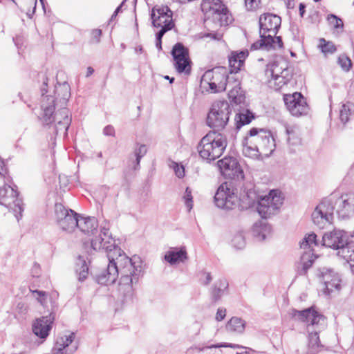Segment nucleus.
<instances>
[{
	"mask_svg": "<svg viewBox=\"0 0 354 354\" xmlns=\"http://www.w3.org/2000/svg\"><path fill=\"white\" fill-rule=\"evenodd\" d=\"M108 231V227H102L100 236L91 241L92 248L95 251L104 250L109 259L106 269L95 274V281L99 284L107 286L114 283L120 276L118 292L124 297H130L133 292V285L138 282L141 275L142 262L139 257H127L115 245Z\"/></svg>",
	"mask_w": 354,
	"mask_h": 354,
	"instance_id": "1",
	"label": "nucleus"
},
{
	"mask_svg": "<svg viewBox=\"0 0 354 354\" xmlns=\"http://www.w3.org/2000/svg\"><path fill=\"white\" fill-rule=\"evenodd\" d=\"M47 77H43V84L41 87V109L42 114L41 120L44 125L53 127L55 135L59 133L67 134V131L71 122L69 110L64 107L71 97V88L67 82L58 84L55 86L53 93L55 95L48 94Z\"/></svg>",
	"mask_w": 354,
	"mask_h": 354,
	"instance_id": "2",
	"label": "nucleus"
},
{
	"mask_svg": "<svg viewBox=\"0 0 354 354\" xmlns=\"http://www.w3.org/2000/svg\"><path fill=\"white\" fill-rule=\"evenodd\" d=\"M238 199L240 211L247 209L257 203V210L263 218L274 214L283 204V198L279 191L271 190L268 195L259 198L252 187H245Z\"/></svg>",
	"mask_w": 354,
	"mask_h": 354,
	"instance_id": "3",
	"label": "nucleus"
},
{
	"mask_svg": "<svg viewBox=\"0 0 354 354\" xmlns=\"http://www.w3.org/2000/svg\"><path fill=\"white\" fill-rule=\"evenodd\" d=\"M290 315L295 320L307 323L309 353L316 354L320 351L323 346L320 343L318 334L326 325L324 316L318 313L314 307L303 310L292 309Z\"/></svg>",
	"mask_w": 354,
	"mask_h": 354,
	"instance_id": "4",
	"label": "nucleus"
},
{
	"mask_svg": "<svg viewBox=\"0 0 354 354\" xmlns=\"http://www.w3.org/2000/svg\"><path fill=\"white\" fill-rule=\"evenodd\" d=\"M227 145L225 134L216 130L209 131L197 146L199 156L210 163L221 156Z\"/></svg>",
	"mask_w": 354,
	"mask_h": 354,
	"instance_id": "5",
	"label": "nucleus"
},
{
	"mask_svg": "<svg viewBox=\"0 0 354 354\" xmlns=\"http://www.w3.org/2000/svg\"><path fill=\"white\" fill-rule=\"evenodd\" d=\"M233 75H227L224 68H217L207 71L201 77V85L212 93L223 91L231 86Z\"/></svg>",
	"mask_w": 354,
	"mask_h": 354,
	"instance_id": "6",
	"label": "nucleus"
},
{
	"mask_svg": "<svg viewBox=\"0 0 354 354\" xmlns=\"http://www.w3.org/2000/svg\"><path fill=\"white\" fill-rule=\"evenodd\" d=\"M231 109L229 103L225 100L214 102L207 114V124L212 129H223L227 125Z\"/></svg>",
	"mask_w": 354,
	"mask_h": 354,
	"instance_id": "7",
	"label": "nucleus"
},
{
	"mask_svg": "<svg viewBox=\"0 0 354 354\" xmlns=\"http://www.w3.org/2000/svg\"><path fill=\"white\" fill-rule=\"evenodd\" d=\"M214 203L218 208L226 211L239 209L238 196L232 183L225 182L218 187L214 196Z\"/></svg>",
	"mask_w": 354,
	"mask_h": 354,
	"instance_id": "8",
	"label": "nucleus"
},
{
	"mask_svg": "<svg viewBox=\"0 0 354 354\" xmlns=\"http://www.w3.org/2000/svg\"><path fill=\"white\" fill-rule=\"evenodd\" d=\"M335 196L323 199L312 213V220L315 225L322 229L330 225L333 220Z\"/></svg>",
	"mask_w": 354,
	"mask_h": 354,
	"instance_id": "9",
	"label": "nucleus"
},
{
	"mask_svg": "<svg viewBox=\"0 0 354 354\" xmlns=\"http://www.w3.org/2000/svg\"><path fill=\"white\" fill-rule=\"evenodd\" d=\"M251 142L257 145L264 157H269L275 150V140L270 131L264 129L252 128L249 131Z\"/></svg>",
	"mask_w": 354,
	"mask_h": 354,
	"instance_id": "10",
	"label": "nucleus"
},
{
	"mask_svg": "<svg viewBox=\"0 0 354 354\" xmlns=\"http://www.w3.org/2000/svg\"><path fill=\"white\" fill-rule=\"evenodd\" d=\"M17 186L4 185L0 188V205L12 211L17 221L21 217L23 212L22 201L18 198Z\"/></svg>",
	"mask_w": 354,
	"mask_h": 354,
	"instance_id": "11",
	"label": "nucleus"
},
{
	"mask_svg": "<svg viewBox=\"0 0 354 354\" xmlns=\"http://www.w3.org/2000/svg\"><path fill=\"white\" fill-rule=\"evenodd\" d=\"M79 214L62 203L55 205V219L57 225L65 232H72L78 225Z\"/></svg>",
	"mask_w": 354,
	"mask_h": 354,
	"instance_id": "12",
	"label": "nucleus"
},
{
	"mask_svg": "<svg viewBox=\"0 0 354 354\" xmlns=\"http://www.w3.org/2000/svg\"><path fill=\"white\" fill-rule=\"evenodd\" d=\"M354 232L348 234L342 230L335 229L322 236V245L333 250H342L344 247L353 241Z\"/></svg>",
	"mask_w": 354,
	"mask_h": 354,
	"instance_id": "13",
	"label": "nucleus"
},
{
	"mask_svg": "<svg viewBox=\"0 0 354 354\" xmlns=\"http://www.w3.org/2000/svg\"><path fill=\"white\" fill-rule=\"evenodd\" d=\"M152 25L160 29H167V32L174 28L173 12L167 6H156L151 12Z\"/></svg>",
	"mask_w": 354,
	"mask_h": 354,
	"instance_id": "14",
	"label": "nucleus"
},
{
	"mask_svg": "<svg viewBox=\"0 0 354 354\" xmlns=\"http://www.w3.org/2000/svg\"><path fill=\"white\" fill-rule=\"evenodd\" d=\"M174 65L178 73L189 75L191 72V61L189 51L182 43L176 44L171 50Z\"/></svg>",
	"mask_w": 354,
	"mask_h": 354,
	"instance_id": "15",
	"label": "nucleus"
},
{
	"mask_svg": "<svg viewBox=\"0 0 354 354\" xmlns=\"http://www.w3.org/2000/svg\"><path fill=\"white\" fill-rule=\"evenodd\" d=\"M334 206H336L339 218L346 219L354 216V192L342 194L337 198L335 196Z\"/></svg>",
	"mask_w": 354,
	"mask_h": 354,
	"instance_id": "16",
	"label": "nucleus"
},
{
	"mask_svg": "<svg viewBox=\"0 0 354 354\" xmlns=\"http://www.w3.org/2000/svg\"><path fill=\"white\" fill-rule=\"evenodd\" d=\"M283 101L292 115L300 116L308 112V104L300 93L284 95Z\"/></svg>",
	"mask_w": 354,
	"mask_h": 354,
	"instance_id": "17",
	"label": "nucleus"
},
{
	"mask_svg": "<svg viewBox=\"0 0 354 354\" xmlns=\"http://www.w3.org/2000/svg\"><path fill=\"white\" fill-rule=\"evenodd\" d=\"M281 23V17L271 13H264L259 17V34L270 35L271 37L277 35Z\"/></svg>",
	"mask_w": 354,
	"mask_h": 354,
	"instance_id": "18",
	"label": "nucleus"
},
{
	"mask_svg": "<svg viewBox=\"0 0 354 354\" xmlns=\"http://www.w3.org/2000/svg\"><path fill=\"white\" fill-rule=\"evenodd\" d=\"M217 164L224 176L230 178L243 179L244 178L243 171L235 158L231 156L225 157L218 160Z\"/></svg>",
	"mask_w": 354,
	"mask_h": 354,
	"instance_id": "19",
	"label": "nucleus"
},
{
	"mask_svg": "<svg viewBox=\"0 0 354 354\" xmlns=\"http://www.w3.org/2000/svg\"><path fill=\"white\" fill-rule=\"evenodd\" d=\"M54 320L55 315L53 313L37 319L32 326L33 333L41 339H46L49 335Z\"/></svg>",
	"mask_w": 354,
	"mask_h": 354,
	"instance_id": "20",
	"label": "nucleus"
},
{
	"mask_svg": "<svg viewBox=\"0 0 354 354\" xmlns=\"http://www.w3.org/2000/svg\"><path fill=\"white\" fill-rule=\"evenodd\" d=\"M319 276L325 285L326 293L330 294L333 289H339L340 279L333 270L328 268H322L319 270Z\"/></svg>",
	"mask_w": 354,
	"mask_h": 354,
	"instance_id": "21",
	"label": "nucleus"
},
{
	"mask_svg": "<svg viewBox=\"0 0 354 354\" xmlns=\"http://www.w3.org/2000/svg\"><path fill=\"white\" fill-rule=\"evenodd\" d=\"M105 225L109 228V224L104 222V225H101L100 230L102 229V227ZM97 221L95 218L78 217V225H77L76 227L79 228L80 230L84 234L94 236L93 239H95V237H99L101 234L100 230L99 235L95 236L97 232ZM108 232H109V230ZM109 234L111 235L110 232H109Z\"/></svg>",
	"mask_w": 354,
	"mask_h": 354,
	"instance_id": "22",
	"label": "nucleus"
},
{
	"mask_svg": "<svg viewBox=\"0 0 354 354\" xmlns=\"http://www.w3.org/2000/svg\"><path fill=\"white\" fill-rule=\"evenodd\" d=\"M240 84V82L234 77V80L231 81V86L227 87L229 88L228 97L235 104L244 103L245 99V93L241 89Z\"/></svg>",
	"mask_w": 354,
	"mask_h": 354,
	"instance_id": "23",
	"label": "nucleus"
},
{
	"mask_svg": "<svg viewBox=\"0 0 354 354\" xmlns=\"http://www.w3.org/2000/svg\"><path fill=\"white\" fill-rule=\"evenodd\" d=\"M188 258L185 247L173 248L165 254V260L171 265L184 262Z\"/></svg>",
	"mask_w": 354,
	"mask_h": 354,
	"instance_id": "24",
	"label": "nucleus"
},
{
	"mask_svg": "<svg viewBox=\"0 0 354 354\" xmlns=\"http://www.w3.org/2000/svg\"><path fill=\"white\" fill-rule=\"evenodd\" d=\"M248 55V50H241L239 53L232 52L229 57L230 74L236 73L243 66L244 61Z\"/></svg>",
	"mask_w": 354,
	"mask_h": 354,
	"instance_id": "25",
	"label": "nucleus"
},
{
	"mask_svg": "<svg viewBox=\"0 0 354 354\" xmlns=\"http://www.w3.org/2000/svg\"><path fill=\"white\" fill-rule=\"evenodd\" d=\"M75 334L73 333L58 337L52 349L53 354H66L64 349L73 342Z\"/></svg>",
	"mask_w": 354,
	"mask_h": 354,
	"instance_id": "26",
	"label": "nucleus"
},
{
	"mask_svg": "<svg viewBox=\"0 0 354 354\" xmlns=\"http://www.w3.org/2000/svg\"><path fill=\"white\" fill-rule=\"evenodd\" d=\"M243 154L245 157L250 158L252 159H260L263 157L262 154L259 151L257 145L251 142V137L245 138L243 142Z\"/></svg>",
	"mask_w": 354,
	"mask_h": 354,
	"instance_id": "27",
	"label": "nucleus"
},
{
	"mask_svg": "<svg viewBox=\"0 0 354 354\" xmlns=\"http://www.w3.org/2000/svg\"><path fill=\"white\" fill-rule=\"evenodd\" d=\"M286 73H290L286 62L276 61L269 64L267 66L266 73L270 74L272 77L285 75Z\"/></svg>",
	"mask_w": 354,
	"mask_h": 354,
	"instance_id": "28",
	"label": "nucleus"
},
{
	"mask_svg": "<svg viewBox=\"0 0 354 354\" xmlns=\"http://www.w3.org/2000/svg\"><path fill=\"white\" fill-rule=\"evenodd\" d=\"M227 288L228 282L225 279L222 278L216 281L214 283L211 292L213 301H218L227 290Z\"/></svg>",
	"mask_w": 354,
	"mask_h": 354,
	"instance_id": "29",
	"label": "nucleus"
},
{
	"mask_svg": "<svg viewBox=\"0 0 354 354\" xmlns=\"http://www.w3.org/2000/svg\"><path fill=\"white\" fill-rule=\"evenodd\" d=\"M245 324L241 318L232 317L226 324V330L230 333L241 334L245 330Z\"/></svg>",
	"mask_w": 354,
	"mask_h": 354,
	"instance_id": "30",
	"label": "nucleus"
},
{
	"mask_svg": "<svg viewBox=\"0 0 354 354\" xmlns=\"http://www.w3.org/2000/svg\"><path fill=\"white\" fill-rule=\"evenodd\" d=\"M270 226L261 221L255 223L252 227V235L258 241H263L266 237L267 233L270 231Z\"/></svg>",
	"mask_w": 354,
	"mask_h": 354,
	"instance_id": "31",
	"label": "nucleus"
},
{
	"mask_svg": "<svg viewBox=\"0 0 354 354\" xmlns=\"http://www.w3.org/2000/svg\"><path fill=\"white\" fill-rule=\"evenodd\" d=\"M291 77V73H285V75L272 77V78L268 81L269 86L275 91H279L284 85L288 84L290 80Z\"/></svg>",
	"mask_w": 354,
	"mask_h": 354,
	"instance_id": "32",
	"label": "nucleus"
},
{
	"mask_svg": "<svg viewBox=\"0 0 354 354\" xmlns=\"http://www.w3.org/2000/svg\"><path fill=\"white\" fill-rule=\"evenodd\" d=\"M75 271L80 281H84L87 278L88 274V266L86 261L82 256L78 257L76 262Z\"/></svg>",
	"mask_w": 354,
	"mask_h": 354,
	"instance_id": "33",
	"label": "nucleus"
},
{
	"mask_svg": "<svg viewBox=\"0 0 354 354\" xmlns=\"http://www.w3.org/2000/svg\"><path fill=\"white\" fill-rule=\"evenodd\" d=\"M213 14L214 19L218 21L221 26H226L232 21V17L226 6L225 10L222 12L216 10L214 12Z\"/></svg>",
	"mask_w": 354,
	"mask_h": 354,
	"instance_id": "34",
	"label": "nucleus"
},
{
	"mask_svg": "<svg viewBox=\"0 0 354 354\" xmlns=\"http://www.w3.org/2000/svg\"><path fill=\"white\" fill-rule=\"evenodd\" d=\"M202 6L204 9L212 10L213 12L225 10V6L221 0H203Z\"/></svg>",
	"mask_w": 354,
	"mask_h": 354,
	"instance_id": "35",
	"label": "nucleus"
},
{
	"mask_svg": "<svg viewBox=\"0 0 354 354\" xmlns=\"http://www.w3.org/2000/svg\"><path fill=\"white\" fill-rule=\"evenodd\" d=\"M302 270L299 271L300 274H304L307 270L312 266L314 262V255L310 250L306 252L301 256Z\"/></svg>",
	"mask_w": 354,
	"mask_h": 354,
	"instance_id": "36",
	"label": "nucleus"
},
{
	"mask_svg": "<svg viewBox=\"0 0 354 354\" xmlns=\"http://www.w3.org/2000/svg\"><path fill=\"white\" fill-rule=\"evenodd\" d=\"M353 111L354 104L353 103L347 102L343 104L339 111V118L342 122L346 124L349 120V116Z\"/></svg>",
	"mask_w": 354,
	"mask_h": 354,
	"instance_id": "37",
	"label": "nucleus"
},
{
	"mask_svg": "<svg viewBox=\"0 0 354 354\" xmlns=\"http://www.w3.org/2000/svg\"><path fill=\"white\" fill-rule=\"evenodd\" d=\"M337 254L348 263H354V245L348 244L342 250L337 252Z\"/></svg>",
	"mask_w": 354,
	"mask_h": 354,
	"instance_id": "38",
	"label": "nucleus"
},
{
	"mask_svg": "<svg viewBox=\"0 0 354 354\" xmlns=\"http://www.w3.org/2000/svg\"><path fill=\"white\" fill-rule=\"evenodd\" d=\"M260 37L261 39L253 43L250 47V50H257L263 47L268 49V46L272 45V43H273L274 40L271 37L270 35H260Z\"/></svg>",
	"mask_w": 354,
	"mask_h": 354,
	"instance_id": "39",
	"label": "nucleus"
},
{
	"mask_svg": "<svg viewBox=\"0 0 354 354\" xmlns=\"http://www.w3.org/2000/svg\"><path fill=\"white\" fill-rule=\"evenodd\" d=\"M253 118L252 113L248 111H247L245 113H239L235 118L236 128L240 129L243 125L249 124Z\"/></svg>",
	"mask_w": 354,
	"mask_h": 354,
	"instance_id": "40",
	"label": "nucleus"
},
{
	"mask_svg": "<svg viewBox=\"0 0 354 354\" xmlns=\"http://www.w3.org/2000/svg\"><path fill=\"white\" fill-rule=\"evenodd\" d=\"M319 47L325 55L333 54L337 50L336 46L332 41H326L324 38L319 39Z\"/></svg>",
	"mask_w": 354,
	"mask_h": 354,
	"instance_id": "41",
	"label": "nucleus"
},
{
	"mask_svg": "<svg viewBox=\"0 0 354 354\" xmlns=\"http://www.w3.org/2000/svg\"><path fill=\"white\" fill-rule=\"evenodd\" d=\"M288 135V142L291 145H298L301 143V139L297 131L295 128H286Z\"/></svg>",
	"mask_w": 354,
	"mask_h": 354,
	"instance_id": "42",
	"label": "nucleus"
},
{
	"mask_svg": "<svg viewBox=\"0 0 354 354\" xmlns=\"http://www.w3.org/2000/svg\"><path fill=\"white\" fill-rule=\"evenodd\" d=\"M232 245L237 249H242L245 245V236L243 232H237L232 240Z\"/></svg>",
	"mask_w": 354,
	"mask_h": 354,
	"instance_id": "43",
	"label": "nucleus"
},
{
	"mask_svg": "<svg viewBox=\"0 0 354 354\" xmlns=\"http://www.w3.org/2000/svg\"><path fill=\"white\" fill-rule=\"evenodd\" d=\"M313 243L315 244V245H318L317 235L315 233L309 234L308 236H305L300 243V245L302 248H306L308 246L310 247Z\"/></svg>",
	"mask_w": 354,
	"mask_h": 354,
	"instance_id": "44",
	"label": "nucleus"
},
{
	"mask_svg": "<svg viewBox=\"0 0 354 354\" xmlns=\"http://www.w3.org/2000/svg\"><path fill=\"white\" fill-rule=\"evenodd\" d=\"M338 64L341 68L345 71H348L352 66L351 60L346 55H341L338 57Z\"/></svg>",
	"mask_w": 354,
	"mask_h": 354,
	"instance_id": "45",
	"label": "nucleus"
},
{
	"mask_svg": "<svg viewBox=\"0 0 354 354\" xmlns=\"http://www.w3.org/2000/svg\"><path fill=\"white\" fill-rule=\"evenodd\" d=\"M327 20L328 23L336 29L343 28L344 24L342 20L335 15H328Z\"/></svg>",
	"mask_w": 354,
	"mask_h": 354,
	"instance_id": "46",
	"label": "nucleus"
},
{
	"mask_svg": "<svg viewBox=\"0 0 354 354\" xmlns=\"http://www.w3.org/2000/svg\"><path fill=\"white\" fill-rule=\"evenodd\" d=\"M147 151V147L145 145H140L138 148L135 149L134 156L137 157V166H139L141 158L146 154Z\"/></svg>",
	"mask_w": 354,
	"mask_h": 354,
	"instance_id": "47",
	"label": "nucleus"
},
{
	"mask_svg": "<svg viewBox=\"0 0 354 354\" xmlns=\"http://www.w3.org/2000/svg\"><path fill=\"white\" fill-rule=\"evenodd\" d=\"M183 199L185 201V203L189 210H190L193 207V198L192 196V191L189 187H187L185 189V194L183 196Z\"/></svg>",
	"mask_w": 354,
	"mask_h": 354,
	"instance_id": "48",
	"label": "nucleus"
},
{
	"mask_svg": "<svg viewBox=\"0 0 354 354\" xmlns=\"http://www.w3.org/2000/svg\"><path fill=\"white\" fill-rule=\"evenodd\" d=\"M31 292H32V294L33 295V296L37 299V301L41 305L44 306L45 304L46 299V297H47L46 292L42 291V290H31Z\"/></svg>",
	"mask_w": 354,
	"mask_h": 354,
	"instance_id": "49",
	"label": "nucleus"
},
{
	"mask_svg": "<svg viewBox=\"0 0 354 354\" xmlns=\"http://www.w3.org/2000/svg\"><path fill=\"white\" fill-rule=\"evenodd\" d=\"M245 7L248 11L257 10L261 3V0H244Z\"/></svg>",
	"mask_w": 354,
	"mask_h": 354,
	"instance_id": "50",
	"label": "nucleus"
},
{
	"mask_svg": "<svg viewBox=\"0 0 354 354\" xmlns=\"http://www.w3.org/2000/svg\"><path fill=\"white\" fill-rule=\"evenodd\" d=\"M167 32V29H160L156 33V47L158 50H162V38L164 35Z\"/></svg>",
	"mask_w": 354,
	"mask_h": 354,
	"instance_id": "51",
	"label": "nucleus"
},
{
	"mask_svg": "<svg viewBox=\"0 0 354 354\" xmlns=\"http://www.w3.org/2000/svg\"><path fill=\"white\" fill-rule=\"evenodd\" d=\"M272 38L273 39L274 41L273 43H272V45L268 46V49L271 48H276L277 47L281 48L283 47V41L281 37H276L275 35L274 37H272Z\"/></svg>",
	"mask_w": 354,
	"mask_h": 354,
	"instance_id": "52",
	"label": "nucleus"
},
{
	"mask_svg": "<svg viewBox=\"0 0 354 354\" xmlns=\"http://www.w3.org/2000/svg\"><path fill=\"white\" fill-rule=\"evenodd\" d=\"M174 169L176 175L178 178H181L184 177V176H185V169H184L183 166L178 165V164H176V165L174 166Z\"/></svg>",
	"mask_w": 354,
	"mask_h": 354,
	"instance_id": "53",
	"label": "nucleus"
},
{
	"mask_svg": "<svg viewBox=\"0 0 354 354\" xmlns=\"http://www.w3.org/2000/svg\"><path fill=\"white\" fill-rule=\"evenodd\" d=\"M226 315V309L223 308H219L217 310L216 314V319L218 322L222 321Z\"/></svg>",
	"mask_w": 354,
	"mask_h": 354,
	"instance_id": "54",
	"label": "nucleus"
},
{
	"mask_svg": "<svg viewBox=\"0 0 354 354\" xmlns=\"http://www.w3.org/2000/svg\"><path fill=\"white\" fill-rule=\"evenodd\" d=\"M103 133L106 136H115V129L114 127L111 125L106 126L103 129Z\"/></svg>",
	"mask_w": 354,
	"mask_h": 354,
	"instance_id": "55",
	"label": "nucleus"
},
{
	"mask_svg": "<svg viewBox=\"0 0 354 354\" xmlns=\"http://www.w3.org/2000/svg\"><path fill=\"white\" fill-rule=\"evenodd\" d=\"M102 35V30L100 29H94L92 31L93 39L95 40L96 43L100 42V37Z\"/></svg>",
	"mask_w": 354,
	"mask_h": 354,
	"instance_id": "56",
	"label": "nucleus"
},
{
	"mask_svg": "<svg viewBox=\"0 0 354 354\" xmlns=\"http://www.w3.org/2000/svg\"><path fill=\"white\" fill-rule=\"evenodd\" d=\"M7 168L3 160L0 158V176L5 177L7 174Z\"/></svg>",
	"mask_w": 354,
	"mask_h": 354,
	"instance_id": "57",
	"label": "nucleus"
},
{
	"mask_svg": "<svg viewBox=\"0 0 354 354\" xmlns=\"http://www.w3.org/2000/svg\"><path fill=\"white\" fill-rule=\"evenodd\" d=\"M203 274L205 276V280L203 283L205 286L209 285L212 280L210 272H203Z\"/></svg>",
	"mask_w": 354,
	"mask_h": 354,
	"instance_id": "58",
	"label": "nucleus"
},
{
	"mask_svg": "<svg viewBox=\"0 0 354 354\" xmlns=\"http://www.w3.org/2000/svg\"><path fill=\"white\" fill-rule=\"evenodd\" d=\"M207 37H210L213 39L220 40L222 38V35L218 33H209L207 35Z\"/></svg>",
	"mask_w": 354,
	"mask_h": 354,
	"instance_id": "59",
	"label": "nucleus"
},
{
	"mask_svg": "<svg viewBox=\"0 0 354 354\" xmlns=\"http://www.w3.org/2000/svg\"><path fill=\"white\" fill-rule=\"evenodd\" d=\"M255 351L251 348H245L244 351H242L241 353H238L236 354H253Z\"/></svg>",
	"mask_w": 354,
	"mask_h": 354,
	"instance_id": "60",
	"label": "nucleus"
},
{
	"mask_svg": "<svg viewBox=\"0 0 354 354\" xmlns=\"http://www.w3.org/2000/svg\"><path fill=\"white\" fill-rule=\"evenodd\" d=\"M305 8H306V6H305L304 3H301L299 4V15H300L301 17L304 16V14L305 12Z\"/></svg>",
	"mask_w": 354,
	"mask_h": 354,
	"instance_id": "61",
	"label": "nucleus"
},
{
	"mask_svg": "<svg viewBox=\"0 0 354 354\" xmlns=\"http://www.w3.org/2000/svg\"><path fill=\"white\" fill-rule=\"evenodd\" d=\"M122 4H123V3H122V4H121L120 6H119L115 9V10L114 11V12L113 13V15H112V16H111V19H113L114 17H115L118 15V12H120V8H121V7H122Z\"/></svg>",
	"mask_w": 354,
	"mask_h": 354,
	"instance_id": "62",
	"label": "nucleus"
},
{
	"mask_svg": "<svg viewBox=\"0 0 354 354\" xmlns=\"http://www.w3.org/2000/svg\"><path fill=\"white\" fill-rule=\"evenodd\" d=\"M294 0H286V5L288 8H292L294 7Z\"/></svg>",
	"mask_w": 354,
	"mask_h": 354,
	"instance_id": "63",
	"label": "nucleus"
},
{
	"mask_svg": "<svg viewBox=\"0 0 354 354\" xmlns=\"http://www.w3.org/2000/svg\"><path fill=\"white\" fill-rule=\"evenodd\" d=\"M93 72H94V69L92 67H91V66L88 67L86 77L91 75L93 73Z\"/></svg>",
	"mask_w": 354,
	"mask_h": 354,
	"instance_id": "64",
	"label": "nucleus"
}]
</instances>
